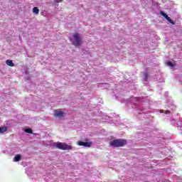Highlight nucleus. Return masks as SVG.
I'll return each instance as SVG.
<instances>
[{
	"mask_svg": "<svg viewBox=\"0 0 182 182\" xmlns=\"http://www.w3.org/2000/svg\"><path fill=\"white\" fill-rule=\"evenodd\" d=\"M127 144V140L123 139H114L109 142L110 147H124Z\"/></svg>",
	"mask_w": 182,
	"mask_h": 182,
	"instance_id": "nucleus-1",
	"label": "nucleus"
},
{
	"mask_svg": "<svg viewBox=\"0 0 182 182\" xmlns=\"http://www.w3.org/2000/svg\"><path fill=\"white\" fill-rule=\"evenodd\" d=\"M53 146L59 150H72L73 147L70 145H68L66 143L56 142L53 144Z\"/></svg>",
	"mask_w": 182,
	"mask_h": 182,
	"instance_id": "nucleus-2",
	"label": "nucleus"
},
{
	"mask_svg": "<svg viewBox=\"0 0 182 182\" xmlns=\"http://www.w3.org/2000/svg\"><path fill=\"white\" fill-rule=\"evenodd\" d=\"M73 45L75 46V48H79V46L82 45V38H80V34L79 33H75L73 35Z\"/></svg>",
	"mask_w": 182,
	"mask_h": 182,
	"instance_id": "nucleus-3",
	"label": "nucleus"
},
{
	"mask_svg": "<svg viewBox=\"0 0 182 182\" xmlns=\"http://www.w3.org/2000/svg\"><path fill=\"white\" fill-rule=\"evenodd\" d=\"M84 141H79L77 142L78 146H83L84 147H92V145L93 144L92 141H89V138H85Z\"/></svg>",
	"mask_w": 182,
	"mask_h": 182,
	"instance_id": "nucleus-4",
	"label": "nucleus"
},
{
	"mask_svg": "<svg viewBox=\"0 0 182 182\" xmlns=\"http://www.w3.org/2000/svg\"><path fill=\"white\" fill-rule=\"evenodd\" d=\"M160 14L162 16H164V18H165V19H166V21H168V22L171 23V25H176V23L174 21H173V20H171V18L170 17H168L167 16V14L164 13V11H161Z\"/></svg>",
	"mask_w": 182,
	"mask_h": 182,
	"instance_id": "nucleus-5",
	"label": "nucleus"
},
{
	"mask_svg": "<svg viewBox=\"0 0 182 182\" xmlns=\"http://www.w3.org/2000/svg\"><path fill=\"white\" fill-rule=\"evenodd\" d=\"M54 112H55V114H54L55 117H63L65 116V112L62 111L55 109Z\"/></svg>",
	"mask_w": 182,
	"mask_h": 182,
	"instance_id": "nucleus-6",
	"label": "nucleus"
},
{
	"mask_svg": "<svg viewBox=\"0 0 182 182\" xmlns=\"http://www.w3.org/2000/svg\"><path fill=\"white\" fill-rule=\"evenodd\" d=\"M6 63L8 66H11V68H14V66H15V64L14 63V62H12L11 60H6Z\"/></svg>",
	"mask_w": 182,
	"mask_h": 182,
	"instance_id": "nucleus-7",
	"label": "nucleus"
},
{
	"mask_svg": "<svg viewBox=\"0 0 182 182\" xmlns=\"http://www.w3.org/2000/svg\"><path fill=\"white\" fill-rule=\"evenodd\" d=\"M5 132H8V127H0V134H2L5 133Z\"/></svg>",
	"mask_w": 182,
	"mask_h": 182,
	"instance_id": "nucleus-8",
	"label": "nucleus"
},
{
	"mask_svg": "<svg viewBox=\"0 0 182 182\" xmlns=\"http://www.w3.org/2000/svg\"><path fill=\"white\" fill-rule=\"evenodd\" d=\"M33 14H36V15H39V9L38 7H34L33 9Z\"/></svg>",
	"mask_w": 182,
	"mask_h": 182,
	"instance_id": "nucleus-9",
	"label": "nucleus"
},
{
	"mask_svg": "<svg viewBox=\"0 0 182 182\" xmlns=\"http://www.w3.org/2000/svg\"><path fill=\"white\" fill-rule=\"evenodd\" d=\"M14 161H21V156L19 155H16L14 158Z\"/></svg>",
	"mask_w": 182,
	"mask_h": 182,
	"instance_id": "nucleus-10",
	"label": "nucleus"
},
{
	"mask_svg": "<svg viewBox=\"0 0 182 182\" xmlns=\"http://www.w3.org/2000/svg\"><path fill=\"white\" fill-rule=\"evenodd\" d=\"M24 132H25L26 133H28V134H32V133H33L31 129H24Z\"/></svg>",
	"mask_w": 182,
	"mask_h": 182,
	"instance_id": "nucleus-11",
	"label": "nucleus"
},
{
	"mask_svg": "<svg viewBox=\"0 0 182 182\" xmlns=\"http://www.w3.org/2000/svg\"><path fill=\"white\" fill-rule=\"evenodd\" d=\"M166 64H167L168 66H171V68H174V64H173L171 61L167 62Z\"/></svg>",
	"mask_w": 182,
	"mask_h": 182,
	"instance_id": "nucleus-12",
	"label": "nucleus"
},
{
	"mask_svg": "<svg viewBox=\"0 0 182 182\" xmlns=\"http://www.w3.org/2000/svg\"><path fill=\"white\" fill-rule=\"evenodd\" d=\"M63 0H54L55 5H58V4L62 2Z\"/></svg>",
	"mask_w": 182,
	"mask_h": 182,
	"instance_id": "nucleus-13",
	"label": "nucleus"
},
{
	"mask_svg": "<svg viewBox=\"0 0 182 182\" xmlns=\"http://www.w3.org/2000/svg\"><path fill=\"white\" fill-rule=\"evenodd\" d=\"M134 99V100H136V102H139V100H140V97H136Z\"/></svg>",
	"mask_w": 182,
	"mask_h": 182,
	"instance_id": "nucleus-14",
	"label": "nucleus"
},
{
	"mask_svg": "<svg viewBox=\"0 0 182 182\" xmlns=\"http://www.w3.org/2000/svg\"><path fill=\"white\" fill-rule=\"evenodd\" d=\"M145 79L147 80V77H149V74L147 73H144Z\"/></svg>",
	"mask_w": 182,
	"mask_h": 182,
	"instance_id": "nucleus-15",
	"label": "nucleus"
},
{
	"mask_svg": "<svg viewBox=\"0 0 182 182\" xmlns=\"http://www.w3.org/2000/svg\"><path fill=\"white\" fill-rule=\"evenodd\" d=\"M165 113H166V114H168V113H170V111H166Z\"/></svg>",
	"mask_w": 182,
	"mask_h": 182,
	"instance_id": "nucleus-16",
	"label": "nucleus"
}]
</instances>
